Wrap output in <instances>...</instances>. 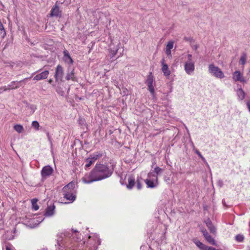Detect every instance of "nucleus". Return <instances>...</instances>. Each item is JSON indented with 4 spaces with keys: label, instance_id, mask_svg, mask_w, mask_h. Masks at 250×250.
<instances>
[{
    "label": "nucleus",
    "instance_id": "1",
    "mask_svg": "<svg viewBox=\"0 0 250 250\" xmlns=\"http://www.w3.org/2000/svg\"><path fill=\"white\" fill-rule=\"evenodd\" d=\"M80 235L77 230L74 229L58 234L56 246L58 247L59 250H75L74 248L84 244Z\"/></svg>",
    "mask_w": 250,
    "mask_h": 250
},
{
    "label": "nucleus",
    "instance_id": "2",
    "mask_svg": "<svg viewBox=\"0 0 250 250\" xmlns=\"http://www.w3.org/2000/svg\"><path fill=\"white\" fill-rule=\"evenodd\" d=\"M112 172V169H110L107 165L96 164L90 173L85 175L82 178V180L85 184H90L110 177Z\"/></svg>",
    "mask_w": 250,
    "mask_h": 250
},
{
    "label": "nucleus",
    "instance_id": "3",
    "mask_svg": "<svg viewBox=\"0 0 250 250\" xmlns=\"http://www.w3.org/2000/svg\"><path fill=\"white\" fill-rule=\"evenodd\" d=\"M162 168L156 167L153 171H150L147 174V178L145 180V182L148 188H155L158 185V176L163 172Z\"/></svg>",
    "mask_w": 250,
    "mask_h": 250
},
{
    "label": "nucleus",
    "instance_id": "4",
    "mask_svg": "<svg viewBox=\"0 0 250 250\" xmlns=\"http://www.w3.org/2000/svg\"><path fill=\"white\" fill-rule=\"evenodd\" d=\"M62 195L68 201L67 203H72L76 200V190L75 182H71L63 188Z\"/></svg>",
    "mask_w": 250,
    "mask_h": 250
},
{
    "label": "nucleus",
    "instance_id": "5",
    "mask_svg": "<svg viewBox=\"0 0 250 250\" xmlns=\"http://www.w3.org/2000/svg\"><path fill=\"white\" fill-rule=\"evenodd\" d=\"M187 59L188 60L185 62L184 69L187 74L191 75L195 70V62L191 54L188 55Z\"/></svg>",
    "mask_w": 250,
    "mask_h": 250
},
{
    "label": "nucleus",
    "instance_id": "6",
    "mask_svg": "<svg viewBox=\"0 0 250 250\" xmlns=\"http://www.w3.org/2000/svg\"><path fill=\"white\" fill-rule=\"evenodd\" d=\"M63 74L64 72L62 67L60 65H57V66L56 68L54 75L56 82H58L60 81H62Z\"/></svg>",
    "mask_w": 250,
    "mask_h": 250
},
{
    "label": "nucleus",
    "instance_id": "7",
    "mask_svg": "<svg viewBox=\"0 0 250 250\" xmlns=\"http://www.w3.org/2000/svg\"><path fill=\"white\" fill-rule=\"evenodd\" d=\"M53 172V169L51 166L48 165L44 167L41 171L42 180L50 176Z\"/></svg>",
    "mask_w": 250,
    "mask_h": 250
},
{
    "label": "nucleus",
    "instance_id": "8",
    "mask_svg": "<svg viewBox=\"0 0 250 250\" xmlns=\"http://www.w3.org/2000/svg\"><path fill=\"white\" fill-rule=\"evenodd\" d=\"M153 82L154 80L153 76L152 75L151 73H150L147 78L146 80V83L148 86V89L153 96H154L155 93L154 88L153 85Z\"/></svg>",
    "mask_w": 250,
    "mask_h": 250
},
{
    "label": "nucleus",
    "instance_id": "9",
    "mask_svg": "<svg viewBox=\"0 0 250 250\" xmlns=\"http://www.w3.org/2000/svg\"><path fill=\"white\" fill-rule=\"evenodd\" d=\"M44 219L42 217H34L31 219L29 221L28 226L30 228L36 227L40 223H41Z\"/></svg>",
    "mask_w": 250,
    "mask_h": 250
},
{
    "label": "nucleus",
    "instance_id": "10",
    "mask_svg": "<svg viewBox=\"0 0 250 250\" xmlns=\"http://www.w3.org/2000/svg\"><path fill=\"white\" fill-rule=\"evenodd\" d=\"M232 78L235 82H240L241 83L246 82L243 74L239 71H236L233 73Z\"/></svg>",
    "mask_w": 250,
    "mask_h": 250
},
{
    "label": "nucleus",
    "instance_id": "11",
    "mask_svg": "<svg viewBox=\"0 0 250 250\" xmlns=\"http://www.w3.org/2000/svg\"><path fill=\"white\" fill-rule=\"evenodd\" d=\"M113 44L114 43L112 42L109 46V54L111 58H113L117 54L119 48V46L120 45V43L118 42L116 45H113Z\"/></svg>",
    "mask_w": 250,
    "mask_h": 250
},
{
    "label": "nucleus",
    "instance_id": "12",
    "mask_svg": "<svg viewBox=\"0 0 250 250\" xmlns=\"http://www.w3.org/2000/svg\"><path fill=\"white\" fill-rule=\"evenodd\" d=\"M66 80L68 81L71 80L74 82H77V79L75 75L74 69H71L70 67L68 69V71L65 76Z\"/></svg>",
    "mask_w": 250,
    "mask_h": 250
},
{
    "label": "nucleus",
    "instance_id": "13",
    "mask_svg": "<svg viewBox=\"0 0 250 250\" xmlns=\"http://www.w3.org/2000/svg\"><path fill=\"white\" fill-rule=\"evenodd\" d=\"M27 78L23 79L22 81H21L20 82H12L10 84H9L7 86H5L3 89L4 91H6L7 90L14 89L18 88L20 85L19 83H21L22 81H25Z\"/></svg>",
    "mask_w": 250,
    "mask_h": 250
},
{
    "label": "nucleus",
    "instance_id": "14",
    "mask_svg": "<svg viewBox=\"0 0 250 250\" xmlns=\"http://www.w3.org/2000/svg\"><path fill=\"white\" fill-rule=\"evenodd\" d=\"M17 233L16 229L14 228L12 230H7L3 235V237L6 240L13 239Z\"/></svg>",
    "mask_w": 250,
    "mask_h": 250
},
{
    "label": "nucleus",
    "instance_id": "15",
    "mask_svg": "<svg viewBox=\"0 0 250 250\" xmlns=\"http://www.w3.org/2000/svg\"><path fill=\"white\" fill-rule=\"evenodd\" d=\"M55 206L53 205L48 206L45 209L44 216L46 217H50L53 216L55 214Z\"/></svg>",
    "mask_w": 250,
    "mask_h": 250
},
{
    "label": "nucleus",
    "instance_id": "16",
    "mask_svg": "<svg viewBox=\"0 0 250 250\" xmlns=\"http://www.w3.org/2000/svg\"><path fill=\"white\" fill-rule=\"evenodd\" d=\"M162 63V71L164 74V75L167 77L169 76L170 74V71L168 67V65L165 63V61L163 59L161 61Z\"/></svg>",
    "mask_w": 250,
    "mask_h": 250
},
{
    "label": "nucleus",
    "instance_id": "17",
    "mask_svg": "<svg viewBox=\"0 0 250 250\" xmlns=\"http://www.w3.org/2000/svg\"><path fill=\"white\" fill-rule=\"evenodd\" d=\"M49 75V71L48 70H45L37 75H36L34 78L33 80L35 81H40L44 80L48 77Z\"/></svg>",
    "mask_w": 250,
    "mask_h": 250
},
{
    "label": "nucleus",
    "instance_id": "18",
    "mask_svg": "<svg viewBox=\"0 0 250 250\" xmlns=\"http://www.w3.org/2000/svg\"><path fill=\"white\" fill-rule=\"evenodd\" d=\"M63 60L64 62L68 64H72L73 63V61L72 58L70 57L68 51L66 50H65L63 51Z\"/></svg>",
    "mask_w": 250,
    "mask_h": 250
},
{
    "label": "nucleus",
    "instance_id": "19",
    "mask_svg": "<svg viewBox=\"0 0 250 250\" xmlns=\"http://www.w3.org/2000/svg\"><path fill=\"white\" fill-rule=\"evenodd\" d=\"M201 231L203 233V234L206 240L209 244L213 245L216 244L214 239L208 234L206 230L202 229Z\"/></svg>",
    "mask_w": 250,
    "mask_h": 250
},
{
    "label": "nucleus",
    "instance_id": "20",
    "mask_svg": "<svg viewBox=\"0 0 250 250\" xmlns=\"http://www.w3.org/2000/svg\"><path fill=\"white\" fill-rule=\"evenodd\" d=\"M209 72L216 77H219V69L213 64H211L209 65Z\"/></svg>",
    "mask_w": 250,
    "mask_h": 250
},
{
    "label": "nucleus",
    "instance_id": "21",
    "mask_svg": "<svg viewBox=\"0 0 250 250\" xmlns=\"http://www.w3.org/2000/svg\"><path fill=\"white\" fill-rule=\"evenodd\" d=\"M173 42L169 41L168 42L166 47V53L169 57H171V50L173 47Z\"/></svg>",
    "mask_w": 250,
    "mask_h": 250
},
{
    "label": "nucleus",
    "instance_id": "22",
    "mask_svg": "<svg viewBox=\"0 0 250 250\" xmlns=\"http://www.w3.org/2000/svg\"><path fill=\"white\" fill-rule=\"evenodd\" d=\"M51 16L57 17L60 15V8L56 4L52 8L51 11Z\"/></svg>",
    "mask_w": 250,
    "mask_h": 250
},
{
    "label": "nucleus",
    "instance_id": "23",
    "mask_svg": "<svg viewBox=\"0 0 250 250\" xmlns=\"http://www.w3.org/2000/svg\"><path fill=\"white\" fill-rule=\"evenodd\" d=\"M127 181V188L128 189H131L135 185V178L132 176H129Z\"/></svg>",
    "mask_w": 250,
    "mask_h": 250
},
{
    "label": "nucleus",
    "instance_id": "24",
    "mask_svg": "<svg viewBox=\"0 0 250 250\" xmlns=\"http://www.w3.org/2000/svg\"><path fill=\"white\" fill-rule=\"evenodd\" d=\"M103 155V153L101 152H96L92 154H91L89 157H90L91 159H92L94 161H96L97 160L101 158Z\"/></svg>",
    "mask_w": 250,
    "mask_h": 250
},
{
    "label": "nucleus",
    "instance_id": "25",
    "mask_svg": "<svg viewBox=\"0 0 250 250\" xmlns=\"http://www.w3.org/2000/svg\"><path fill=\"white\" fill-rule=\"evenodd\" d=\"M206 224L211 233H213L215 232L216 229L213 227L211 222L209 219H208L207 221H206Z\"/></svg>",
    "mask_w": 250,
    "mask_h": 250
},
{
    "label": "nucleus",
    "instance_id": "26",
    "mask_svg": "<svg viewBox=\"0 0 250 250\" xmlns=\"http://www.w3.org/2000/svg\"><path fill=\"white\" fill-rule=\"evenodd\" d=\"M193 242L196 244V245L201 250H205L206 249H207V246L199 240L195 239L193 240Z\"/></svg>",
    "mask_w": 250,
    "mask_h": 250
},
{
    "label": "nucleus",
    "instance_id": "27",
    "mask_svg": "<svg viewBox=\"0 0 250 250\" xmlns=\"http://www.w3.org/2000/svg\"><path fill=\"white\" fill-rule=\"evenodd\" d=\"M247 54L245 53H244L242 54V56H241V58L239 60V63L243 66V68L244 67V65L245 64L247 60Z\"/></svg>",
    "mask_w": 250,
    "mask_h": 250
},
{
    "label": "nucleus",
    "instance_id": "28",
    "mask_svg": "<svg viewBox=\"0 0 250 250\" xmlns=\"http://www.w3.org/2000/svg\"><path fill=\"white\" fill-rule=\"evenodd\" d=\"M237 94L239 97V98L242 100L245 98V93L242 90V88H239L237 90Z\"/></svg>",
    "mask_w": 250,
    "mask_h": 250
},
{
    "label": "nucleus",
    "instance_id": "29",
    "mask_svg": "<svg viewBox=\"0 0 250 250\" xmlns=\"http://www.w3.org/2000/svg\"><path fill=\"white\" fill-rule=\"evenodd\" d=\"M85 168H88L90 166L93 164L95 161L93 160L92 159H91L90 157H89L87 159H85Z\"/></svg>",
    "mask_w": 250,
    "mask_h": 250
},
{
    "label": "nucleus",
    "instance_id": "30",
    "mask_svg": "<svg viewBox=\"0 0 250 250\" xmlns=\"http://www.w3.org/2000/svg\"><path fill=\"white\" fill-rule=\"evenodd\" d=\"M14 129L19 133L23 132L24 129L23 127L21 125H16L14 126Z\"/></svg>",
    "mask_w": 250,
    "mask_h": 250
},
{
    "label": "nucleus",
    "instance_id": "31",
    "mask_svg": "<svg viewBox=\"0 0 250 250\" xmlns=\"http://www.w3.org/2000/svg\"><path fill=\"white\" fill-rule=\"evenodd\" d=\"M31 203L32 205V208L34 210H37L39 208V207L37 205V200L33 199L31 200Z\"/></svg>",
    "mask_w": 250,
    "mask_h": 250
},
{
    "label": "nucleus",
    "instance_id": "32",
    "mask_svg": "<svg viewBox=\"0 0 250 250\" xmlns=\"http://www.w3.org/2000/svg\"><path fill=\"white\" fill-rule=\"evenodd\" d=\"M31 125L36 130H39L40 129L39 123L36 121H33Z\"/></svg>",
    "mask_w": 250,
    "mask_h": 250
},
{
    "label": "nucleus",
    "instance_id": "33",
    "mask_svg": "<svg viewBox=\"0 0 250 250\" xmlns=\"http://www.w3.org/2000/svg\"><path fill=\"white\" fill-rule=\"evenodd\" d=\"M244 240V236L242 234H237L235 236V240L238 242H242Z\"/></svg>",
    "mask_w": 250,
    "mask_h": 250
},
{
    "label": "nucleus",
    "instance_id": "34",
    "mask_svg": "<svg viewBox=\"0 0 250 250\" xmlns=\"http://www.w3.org/2000/svg\"><path fill=\"white\" fill-rule=\"evenodd\" d=\"M141 180L142 178L141 177H138L137 180V188L138 189H141L142 188Z\"/></svg>",
    "mask_w": 250,
    "mask_h": 250
},
{
    "label": "nucleus",
    "instance_id": "35",
    "mask_svg": "<svg viewBox=\"0 0 250 250\" xmlns=\"http://www.w3.org/2000/svg\"><path fill=\"white\" fill-rule=\"evenodd\" d=\"M0 34H2L3 35V36H4L5 35V32L3 26L2 24L0 21Z\"/></svg>",
    "mask_w": 250,
    "mask_h": 250
},
{
    "label": "nucleus",
    "instance_id": "36",
    "mask_svg": "<svg viewBox=\"0 0 250 250\" xmlns=\"http://www.w3.org/2000/svg\"><path fill=\"white\" fill-rule=\"evenodd\" d=\"M164 180L166 182H167L168 184H171L174 183V180L171 179L169 177H165Z\"/></svg>",
    "mask_w": 250,
    "mask_h": 250
},
{
    "label": "nucleus",
    "instance_id": "37",
    "mask_svg": "<svg viewBox=\"0 0 250 250\" xmlns=\"http://www.w3.org/2000/svg\"><path fill=\"white\" fill-rule=\"evenodd\" d=\"M15 63L13 62H8L7 63V64L6 65V66H10L11 68H13L15 65Z\"/></svg>",
    "mask_w": 250,
    "mask_h": 250
},
{
    "label": "nucleus",
    "instance_id": "38",
    "mask_svg": "<svg viewBox=\"0 0 250 250\" xmlns=\"http://www.w3.org/2000/svg\"><path fill=\"white\" fill-rule=\"evenodd\" d=\"M205 250H217L216 249H215V248H212V247H207V249H206Z\"/></svg>",
    "mask_w": 250,
    "mask_h": 250
},
{
    "label": "nucleus",
    "instance_id": "39",
    "mask_svg": "<svg viewBox=\"0 0 250 250\" xmlns=\"http://www.w3.org/2000/svg\"><path fill=\"white\" fill-rule=\"evenodd\" d=\"M147 249V247L146 246H142L141 247H140V249L141 250H145V249Z\"/></svg>",
    "mask_w": 250,
    "mask_h": 250
},
{
    "label": "nucleus",
    "instance_id": "40",
    "mask_svg": "<svg viewBox=\"0 0 250 250\" xmlns=\"http://www.w3.org/2000/svg\"><path fill=\"white\" fill-rule=\"evenodd\" d=\"M224 77V74L222 71L220 70V78H222Z\"/></svg>",
    "mask_w": 250,
    "mask_h": 250
},
{
    "label": "nucleus",
    "instance_id": "41",
    "mask_svg": "<svg viewBox=\"0 0 250 250\" xmlns=\"http://www.w3.org/2000/svg\"><path fill=\"white\" fill-rule=\"evenodd\" d=\"M5 250H11L10 247L8 245H6L5 246Z\"/></svg>",
    "mask_w": 250,
    "mask_h": 250
},
{
    "label": "nucleus",
    "instance_id": "42",
    "mask_svg": "<svg viewBox=\"0 0 250 250\" xmlns=\"http://www.w3.org/2000/svg\"><path fill=\"white\" fill-rule=\"evenodd\" d=\"M247 106H248V107L249 108V111L250 112V102H247Z\"/></svg>",
    "mask_w": 250,
    "mask_h": 250
},
{
    "label": "nucleus",
    "instance_id": "43",
    "mask_svg": "<svg viewBox=\"0 0 250 250\" xmlns=\"http://www.w3.org/2000/svg\"><path fill=\"white\" fill-rule=\"evenodd\" d=\"M196 152L199 156H201V153L198 151H197Z\"/></svg>",
    "mask_w": 250,
    "mask_h": 250
},
{
    "label": "nucleus",
    "instance_id": "44",
    "mask_svg": "<svg viewBox=\"0 0 250 250\" xmlns=\"http://www.w3.org/2000/svg\"><path fill=\"white\" fill-rule=\"evenodd\" d=\"M49 83H51L52 82V80L51 79H50L48 81Z\"/></svg>",
    "mask_w": 250,
    "mask_h": 250
},
{
    "label": "nucleus",
    "instance_id": "45",
    "mask_svg": "<svg viewBox=\"0 0 250 250\" xmlns=\"http://www.w3.org/2000/svg\"><path fill=\"white\" fill-rule=\"evenodd\" d=\"M48 139H50V137H49V135L48 134Z\"/></svg>",
    "mask_w": 250,
    "mask_h": 250
},
{
    "label": "nucleus",
    "instance_id": "46",
    "mask_svg": "<svg viewBox=\"0 0 250 250\" xmlns=\"http://www.w3.org/2000/svg\"><path fill=\"white\" fill-rule=\"evenodd\" d=\"M46 250L43 249V250Z\"/></svg>",
    "mask_w": 250,
    "mask_h": 250
}]
</instances>
